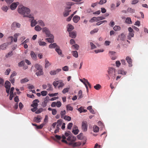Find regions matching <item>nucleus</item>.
<instances>
[{
    "label": "nucleus",
    "instance_id": "obj_1",
    "mask_svg": "<svg viewBox=\"0 0 148 148\" xmlns=\"http://www.w3.org/2000/svg\"><path fill=\"white\" fill-rule=\"evenodd\" d=\"M30 10L28 8L24 6H19L18 9V12L23 15L24 17H28L30 18L31 21V26H35L37 23V21L34 20L33 15L30 14Z\"/></svg>",
    "mask_w": 148,
    "mask_h": 148
},
{
    "label": "nucleus",
    "instance_id": "obj_2",
    "mask_svg": "<svg viewBox=\"0 0 148 148\" xmlns=\"http://www.w3.org/2000/svg\"><path fill=\"white\" fill-rule=\"evenodd\" d=\"M66 5L65 6L64 11L63 12V15L64 16L66 17L68 16L69 12L71 10H70L71 8V6L74 5V3L72 2H67L66 3Z\"/></svg>",
    "mask_w": 148,
    "mask_h": 148
},
{
    "label": "nucleus",
    "instance_id": "obj_3",
    "mask_svg": "<svg viewBox=\"0 0 148 148\" xmlns=\"http://www.w3.org/2000/svg\"><path fill=\"white\" fill-rule=\"evenodd\" d=\"M116 70L112 68L109 67L108 68V79H110V77L113 79H114L116 75L115 73Z\"/></svg>",
    "mask_w": 148,
    "mask_h": 148
},
{
    "label": "nucleus",
    "instance_id": "obj_4",
    "mask_svg": "<svg viewBox=\"0 0 148 148\" xmlns=\"http://www.w3.org/2000/svg\"><path fill=\"white\" fill-rule=\"evenodd\" d=\"M42 32L46 34V37H52L53 36V35L51 33L50 30L48 28L43 27L42 28Z\"/></svg>",
    "mask_w": 148,
    "mask_h": 148
},
{
    "label": "nucleus",
    "instance_id": "obj_5",
    "mask_svg": "<svg viewBox=\"0 0 148 148\" xmlns=\"http://www.w3.org/2000/svg\"><path fill=\"white\" fill-rule=\"evenodd\" d=\"M11 84L10 82L8 81H6L5 84V87L6 88V92L8 93H9L10 90V88Z\"/></svg>",
    "mask_w": 148,
    "mask_h": 148
},
{
    "label": "nucleus",
    "instance_id": "obj_6",
    "mask_svg": "<svg viewBox=\"0 0 148 148\" xmlns=\"http://www.w3.org/2000/svg\"><path fill=\"white\" fill-rule=\"evenodd\" d=\"M82 129L84 131L86 132L87 130V124L86 121L82 122Z\"/></svg>",
    "mask_w": 148,
    "mask_h": 148
},
{
    "label": "nucleus",
    "instance_id": "obj_7",
    "mask_svg": "<svg viewBox=\"0 0 148 148\" xmlns=\"http://www.w3.org/2000/svg\"><path fill=\"white\" fill-rule=\"evenodd\" d=\"M126 60L129 64V66L131 67L132 66V60L131 58L129 56L126 57Z\"/></svg>",
    "mask_w": 148,
    "mask_h": 148
},
{
    "label": "nucleus",
    "instance_id": "obj_8",
    "mask_svg": "<svg viewBox=\"0 0 148 148\" xmlns=\"http://www.w3.org/2000/svg\"><path fill=\"white\" fill-rule=\"evenodd\" d=\"M61 69H58L56 70L51 71L50 72V74L51 75H54L60 71Z\"/></svg>",
    "mask_w": 148,
    "mask_h": 148
},
{
    "label": "nucleus",
    "instance_id": "obj_9",
    "mask_svg": "<svg viewBox=\"0 0 148 148\" xmlns=\"http://www.w3.org/2000/svg\"><path fill=\"white\" fill-rule=\"evenodd\" d=\"M19 4V3L16 2V3H13L10 6V8L12 10H14L15 9L17 6Z\"/></svg>",
    "mask_w": 148,
    "mask_h": 148
},
{
    "label": "nucleus",
    "instance_id": "obj_10",
    "mask_svg": "<svg viewBox=\"0 0 148 148\" xmlns=\"http://www.w3.org/2000/svg\"><path fill=\"white\" fill-rule=\"evenodd\" d=\"M39 102V101L38 99H35L33 101L31 106L33 107H36L37 108L38 105V103Z\"/></svg>",
    "mask_w": 148,
    "mask_h": 148
},
{
    "label": "nucleus",
    "instance_id": "obj_11",
    "mask_svg": "<svg viewBox=\"0 0 148 148\" xmlns=\"http://www.w3.org/2000/svg\"><path fill=\"white\" fill-rule=\"evenodd\" d=\"M56 51L58 54L61 57H63L64 55L62 54V50L60 49L59 47H57L56 49Z\"/></svg>",
    "mask_w": 148,
    "mask_h": 148
},
{
    "label": "nucleus",
    "instance_id": "obj_12",
    "mask_svg": "<svg viewBox=\"0 0 148 148\" xmlns=\"http://www.w3.org/2000/svg\"><path fill=\"white\" fill-rule=\"evenodd\" d=\"M30 55L32 59L34 60L37 59V57L35 53L33 51H31L30 52Z\"/></svg>",
    "mask_w": 148,
    "mask_h": 148
},
{
    "label": "nucleus",
    "instance_id": "obj_13",
    "mask_svg": "<svg viewBox=\"0 0 148 148\" xmlns=\"http://www.w3.org/2000/svg\"><path fill=\"white\" fill-rule=\"evenodd\" d=\"M67 31L69 32H70L74 29V27L71 24H68L67 26Z\"/></svg>",
    "mask_w": 148,
    "mask_h": 148
},
{
    "label": "nucleus",
    "instance_id": "obj_14",
    "mask_svg": "<svg viewBox=\"0 0 148 148\" xmlns=\"http://www.w3.org/2000/svg\"><path fill=\"white\" fill-rule=\"evenodd\" d=\"M62 124V119H59L56 122V127L58 128H60L61 127V125Z\"/></svg>",
    "mask_w": 148,
    "mask_h": 148
},
{
    "label": "nucleus",
    "instance_id": "obj_15",
    "mask_svg": "<svg viewBox=\"0 0 148 148\" xmlns=\"http://www.w3.org/2000/svg\"><path fill=\"white\" fill-rule=\"evenodd\" d=\"M80 19V17L77 15H75L73 18V21L75 23H77Z\"/></svg>",
    "mask_w": 148,
    "mask_h": 148
},
{
    "label": "nucleus",
    "instance_id": "obj_16",
    "mask_svg": "<svg viewBox=\"0 0 148 148\" xmlns=\"http://www.w3.org/2000/svg\"><path fill=\"white\" fill-rule=\"evenodd\" d=\"M21 25L19 23L16 22H14L12 25V27H16L18 28H19L20 27Z\"/></svg>",
    "mask_w": 148,
    "mask_h": 148
},
{
    "label": "nucleus",
    "instance_id": "obj_17",
    "mask_svg": "<svg viewBox=\"0 0 148 148\" xmlns=\"http://www.w3.org/2000/svg\"><path fill=\"white\" fill-rule=\"evenodd\" d=\"M75 129H73L72 130V132L75 135H77L78 134L79 132V130L78 129V127L76 126H74Z\"/></svg>",
    "mask_w": 148,
    "mask_h": 148
},
{
    "label": "nucleus",
    "instance_id": "obj_18",
    "mask_svg": "<svg viewBox=\"0 0 148 148\" xmlns=\"http://www.w3.org/2000/svg\"><path fill=\"white\" fill-rule=\"evenodd\" d=\"M69 36L72 38H75L76 36L75 32H69Z\"/></svg>",
    "mask_w": 148,
    "mask_h": 148
},
{
    "label": "nucleus",
    "instance_id": "obj_19",
    "mask_svg": "<svg viewBox=\"0 0 148 148\" xmlns=\"http://www.w3.org/2000/svg\"><path fill=\"white\" fill-rule=\"evenodd\" d=\"M86 80H88L87 79H85V78H84L83 79H80V81L82 82L85 85V86L86 88L87 89V90L88 91V87L87 85V84H86Z\"/></svg>",
    "mask_w": 148,
    "mask_h": 148
},
{
    "label": "nucleus",
    "instance_id": "obj_20",
    "mask_svg": "<svg viewBox=\"0 0 148 148\" xmlns=\"http://www.w3.org/2000/svg\"><path fill=\"white\" fill-rule=\"evenodd\" d=\"M58 84H59V85L58 86V88H59L60 87H62L64 86V84L63 83V81L62 80H59L58 81Z\"/></svg>",
    "mask_w": 148,
    "mask_h": 148
},
{
    "label": "nucleus",
    "instance_id": "obj_21",
    "mask_svg": "<svg viewBox=\"0 0 148 148\" xmlns=\"http://www.w3.org/2000/svg\"><path fill=\"white\" fill-rule=\"evenodd\" d=\"M38 43L40 46H45L47 44L45 42L42 41L41 39H39L38 41Z\"/></svg>",
    "mask_w": 148,
    "mask_h": 148
},
{
    "label": "nucleus",
    "instance_id": "obj_22",
    "mask_svg": "<svg viewBox=\"0 0 148 148\" xmlns=\"http://www.w3.org/2000/svg\"><path fill=\"white\" fill-rule=\"evenodd\" d=\"M50 38H46L45 40L47 41L49 43L53 42H54L53 38L54 36H53L52 37H50Z\"/></svg>",
    "mask_w": 148,
    "mask_h": 148
},
{
    "label": "nucleus",
    "instance_id": "obj_23",
    "mask_svg": "<svg viewBox=\"0 0 148 148\" xmlns=\"http://www.w3.org/2000/svg\"><path fill=\"white\" fill-rule=\"evenodd\" d=\"M34 67L38 71L42 69V66L38 64H36L34 65Z\"/></svg>",
    "mask_w": 148,
    "mask_h": 148
},
{
    "label": "nucleus",
    "instance_id": "obj_24",
    "mask_svg": "<svg viewBox=\"0 0 148 148\" xmlns=\"http://www.w3.org/2000/svg\"><path fill=\"white\" fill-rule=\"evenodd\" d=\"M34 121L37 123H38L40 121V118L38 117V116L37 117H34Z\"/></svg>",
    "mask_w": 148,
    "mask_h": 148
},
{
    "label": "nucleus",
    "instance_id": "obj_25",
    "mask_svg": "<svg viewBox=\"0 0 148 148\" xmlns=\"http://www.w3.org/2000/svg\"><path fill=\"white\" fill-rule=\"evenodd\" d=\"M118 73L122 75H125L126 74V72L124 71L123 69H120L118 71Z\"/></svg>",
    "mask_w": 148,
    "mask_h": 148
},
{
    "label": "nucleus",
    "instance_id": "obj_26",
    "mask_svg": "<svg viewBox=\"0 0 148 148\" xmlns=\"http://www.w3.org/2000/svg\"><path fill=\"white\" fill-rule=\"evenodd\" d=\"M72 1L75 2V3L78 4H80L83 3V0H72Z\"/></svg>",
    "mask_w": 148,
    "mask_h": 148
},
{
    "label": "nucleus",
    "instance_id": "obj_27",
    "mask_svg": "<svg viewBox=\"0 0 148 148\" xmlns=\"http://www.w3.org/2000/svg\"><path fill=\"white\" fill-rule=\"evenodd\" d=\"M47 87L48 88L47 89V90L52 91L53 90V89L52 88V85L51 84L48 83L47 84Z\"/></svg>",
    "mask_w": 148,
    "mask_h": 148
},
{
    "label": "nucleus",
    "instance_id": "obj_28",
    "mask_svg": "<svg viewBox=\"0 0 148 148\" xmlns=\"http://www.w3.org/2000/svg\"><path fill=\"white\" fill-rule=\"evenodd\" d=\"M119 37L121 40H123L125 39V36L123 33H122L119 36Z\"/></svg>",
    "mask_w": 148,
    "mask_h": 148
},
{
    "label": "nucleus",
    "instance_id": "obj_29",
    "mask_svg": "<svg viewBox=\"0 0 148 148\" xmlns=\"http://www.w3.org/2000/svg\"><path fill=\"white\" fill-rule=\"evenodd\" d=\"M58 47V46L56 43H53V44H50L49 46V48H53L55 47Z\"/></svg>",
    "mask_w": 148,
    "mask_h": 148
},
{
    "label": "nucleus",
    "instance_id": "obj_30",
    "mask_svg": "<svg viewBox=\"0 0 148 148\" xmlns=\"http://www.w3.org/2000/svg\"><path fill=\"white\" fill-rule=\"evenodd\" d=\"M134 32H129L127 36V38L129 40H130L132 37L134 36Z\"/></svg>",
    "mask_w": 148,
    "mask_h": 148
},
{
    "label": "nucleus",
    "instance_id": "obj_31",
    "mask_svg": "<svg viewBox=\"0 0 148 148\" xmlns=\"http://www.w3.org/2000/svg\"><path fill=\"white\" fill-rule=\"evenodd\" d=\"M19 34L17 33L15 34L14 35V38L13 39V40L14 42H16L17 40V38L18 36L19 35Z\"/></svg>",
    "mask_w": 148,
    "mask_h": 148
},
{
    "label": "nucleus",
    "instance_id": "obj_32",
    "mask_svg": "<svg viewBox=\"0 0 148 148\" xmlns=\"http://www.w3.org/2000/svg\"><path fill=\"white\" fill-rule=\"evenodd\" d=\"M72 48H74V49L76 50H78L79 48V46L77 44H75L73 45L71 47Z\"/></svg>",
    "mask_w": 148,
    "mask_h": 148
},
{
    "label": "nucleus",
    "instance_id": "obj_33",
    "mask_svg": "<svg viewBox=\"0 0 148 148\" xmlns=\"http://www.w3.org/2000/svg\"><path fill=\"white\" fill-rule=\"evenodd\" d=\"M125 22L127 23L130 24L132 23V21L130 17H127L126 18L125 20Z\"/></svg>",
    "mask_w": 148,
    "mask_h": 148
},
{
    "label": "nucleus",
    "instance_id": "obj_34",
    "mask_svg": "<svg viewBox=\"0 0 148 148\" xmlns=\"http://www.w3.org/2000/svg\"><path fill=\"white\" fill-rule=\"evenodd\" d=\"M72 55L75 58H77L78 57V54L77 52V51H73L72 52Z\"/></svg>",
    "mask_w": 148,
    "mask_h": 148
},
{
    "label": "nucleus",
    "instance_id": "obj_35",
    "mask_svg": "<svg viewBox=\"0 0 148 148\" xmlns=\"http://www.w3.org/2000/svg\"><path fill=\"white\" fill-rule=\"evenodd\" d=\"M78 99H80L82 98V91L81 90H79L78 93Z\"/></svg>",
    "mask_w": 148,
    "mask_h": 148
},
{
    "label": "nucleus",
    "instance_id": "obj_36",
    "mask_svg": "<svg viewBox=\"0 0 148 148\" xmlns=\"http://www.w3.org/2000/svg\"><path fill=\"white\" fill-rule=\"evenodd\" d=\"M38 24L42 27L45 26V24L43 22L42 20H39L38 21Z\"/></svg>",
    "mask_w": 148,
    "mask_h": 148
},
{
    "label": "nucleus",
    "instance_id": "obj_37",
    "mask_svg": "<svg viewBox=\"0 0 148 148\" xmlns=\"http://www.w3.org/2000/svg\"><path fill=\"white\" fill-rule=\"evenodd\" d=\"M93 131L94 132H97L99 131V127L96 125H95L93 127Z\"/></svg>",
    "mask_w": 148,
    "mask_h": 148
},
{
    "label": "nucleus",
    "instance_id": "obj_38",
    "mask_svg": "<svg viewBox=\"0 0 148 148\" xmlns=\"http://www.w3.org/2000/svg\"><path fill=\"white\" fill-rule=\"evenodd\" d=\"M96 21L97 22V17H94L91 18L90 20L89 21V22L90 23H92L94 21Z\"/></svg>",
    "mask_w": 148,
    "mask_h": 148
},
{
    "label": "nucleus",
    "instance_id": "obj_39",
    "mask_svg": "<svg viewBox=\"0 0 148 148\" xmlns=\"http://www.w3.org/2000/svg\"><path fill=\"white\" fill-rule=\"evenodd\" d=\"M34 29L37 31H39L42 30V28L39 25H37L35 27Z\"/></svg>",
    "mask_w": 148,
    "mask_h": 148
},
{
    "label": "nucleus",
    "instance_id": "obj_40",
    "mask_svg": "<svg viewBox=\"0 0 148 148\" xmlns=\"http://www.w3.org/2000/svg\"><path fill=\"white\" fill-rule=\"evenodd\" d=\"M114 30L115 31H119L121 30V28L119 26L115 25L113 28Z\"/></svg>",
    "mask_w": 148,
    "mask_h": 148
},
{
    "label": "nucleus",
    "instance_id": "obj_41",
    "mask_svg": "<svg viewBox=\"0 0 148 148\" xmlns=\"http://www.w3.org/2000/svg\"><path fill=\"white\" fill-rule=\"evenodd\" d=\"M94 88L97 90H99L101 88V86L98 84L94 86Z\"/></svg>",
    "mask_w": 148,
    "mask_h": 148
},
{
    "label": "nucleus",
    "instance_id": "obj_42",
    "mask_svg": "<svg viewBox=\"0 0 148 148\" xmlns=\"http://www.w3.org/2000/svg\"><path fill=\"white\" fill-rule=\"evenodd\" d=\"M43 74V72L42 69L39 70L36 73V74L38 76L42 75Z\"/></svg>",
    "mask_w": 148,
    "mask_h": 148
},
{
    "label": "nucleus",
    "instance_id": "obj_43",
    "mask_svg": "<svg viewBox=\"0 0 148 148\" xmlns=\"http://www.w3.org/2000/svg\"><path fill=\"white\" fill-rule=\"evenodd\" d=\"M66 108L67 110L72 111L73 109V108L72 107L70 106L69 105H67L66 106Z\"/></svg>",
    "mask_w": 148,
    "mask_h": 148
},
{
    "label": "nucleus",
    "instance_id": "obj_44",
    "mask_svg": "<svg viewBox=\"0 0 148 148\" xmlns=\"http://www.w3.org/2000/svg\"><path fill=\"white\" fill-rule=\"evenodd\" d=\"M70 89V88H64L62 91V93L63 94H65L66 92H67Z\"/></svg>",
    "mask_w": 148,
    "mask_h": 148
},
{
    "label": "nucleus",
    "instance_id": "obj_45",
    "mask_svg": "<svg viewBox=\"0 0 148 148\" xmlns=\"http://www.w3.org/2000/svg\"><path fill=\"white\" fill-rule=\"evenodd\" d=\"M45 67L46 68L48 67L49 66L51 65V64L49 62V61L48 60H47V59H45Z\"/></svg>",
    "mask_w": 148,
    "mask_h": 148
},
{
    "label": "nucleus",
    "instance_id": "obj_46",
    "mask_svg": "<svg viewBox=\"0 0 148 148\" xmlns=\"http://www.w3.org/2000/svg\"><path fill=\"white\" fill-rule=\"evenodd\" d=\"M83 134L82 133H80L79 135L77 136V138L78 139L82 140L83 138Z\"/></svg>",
    "mask_w": 148,
    "mask_h": 148
},
{
    "label": "nucleus",
    "instance_id": "obj_47",
    "mask_svg": "<svg viewBox=\"0 0 148 148\" xmlns=\"http://www.w3.org/2000/svg\"><path fill=\"white\" fill-rule=\"evenodd\" d=\"M107 21L104 20L103 21H101L99 22H98L96 23V25H100L101 24H103V23H107Z\"/></svg>",
    "mask_w": 148,
    "mask_h": 148
},
{
    "label": "nucleus",
    "instance_id": "obj_48",
    "mask_svg": "<svg viewBox=\"0 0 148 148\" xmlns=\"http://www.w3.org/2000/svg\"><path fill=\"white\" fill-rule=\"evenodd\" d=\"M7 47V45L5 44H3L0 46V48L2 50L5 49Z\"/></svg>",
    "mask_w": 148,
    "mask_h": 148
},
{
    "label": "nucleus",
    "instance_id": "obj_49",
    "mask_svg": "<svg viewBox=\"0 0 148 148\" xmlns=\"http://www.w3.org/2000/svg\"><path fill=\"white\" fill-rule=\"evenodd\" d=\"M28 81V80L27 78H25L21 79L20 81V82L21 83H24L27 82Z\"/></svg>",
    "mask_w": 148,
    "mask_h": 148
},
{
    "label": "nucleus",
    "instance_id": "obj_50",
    "mask_svg": "<svg viewBox=\"0 0 148 148\" xmlns=\"http://www.w3.org/2000/svg\"><path fill=\"white\" fill-rule=\"evenodd\" d=\"M64 119L66 120H67L68 121H70L71 119V117L67 116H65Z\"/></svg>",
    "mask_w": 148,
    "mask_h": 148
},
{
    "label": "nucleus",
    "instance_id": "obj_51",
    "mask_svg": "<svg viewBox=\"0 0 148 148\" xmlns=\"http://www.w3.org/2000/svg\"><path fill=\"white\" fill-rule=\"evenodd\" d=\"M1 9L3 11L6 12L8 10V8L7 6H4L2 7Z\"/></svg>",
    "mask_w": 148,
    "mask_h": 148
},
{
    "label": "nucleus",
    "instance_id": "obj_52",
    "mask_svg": "<svg viewBox=\"0 0 148 148\" xmlns=\"http://www.w3.org/2000/svg\"><path fill=\"white\" fill-rule=\"evenodd\" d=\"M13 54V53L12 51L10 52L6 55L5 56L6 58L12 56Z\"/></svg>",
    "mask_w": 148,
    "mask_h": 148
},
{
    "label": "nucleus",
    "instance_id": "obj_53",
    "mask_svg": "<svg viewBox=\"0 0 148 148\" xmlns=\"http://www.w3.org/2000/svg\"><path fill=\"white\" fill-rule=\"evenodd\" d=\"M99 30V29L97 28L94 29L93 30L91 31L90 33L91 34H92L94 33L97 32Z\"/></svg>",
    "mask_w": 148,
    "mask_h": 148
},
{
    "label": "nucleus",
    "instance_id": "obj_54",
    "mask_svg": "<svg viewBox=\"0 0 148 148\" xmlns=\"http://www.w3.org/2000/svg\"><path fill=\"white\" fill-rule=\"evenodd\" d=\"M25 64V62L24 61H22L18 63V66L20 67H21L23 66Z\"/></svg>",
    "mask_w": 148,
    "mask_h": 148
},
{
    "label": "nucleus",
    "instance_id": "obj_55",
    "mask_svg": "<svg viewBox=\"0 0 148 148\" xmlns=\"http://www.w3.org/2000/svg\"><path fill=\"white\" fill-rule=\"evenodd\" d=\"M90 45L91 47V49H95L96 48L95 45L92 42H90Z\"/></svg>",
    "mask_w": 148,
    "mask_h": 148
},
{
    "label": "nucleus",
    "instance_id": "obj_56",
    "mask_svg": "<svg viewBox=\"0 0 148 148\" xmlns=\"http://www.w3.org/2000/svg\"><path fill=\"white\" fill-rule=\"evenodd\" d=\"M106 2V0H100L98 3V4L100 5H102L105 3Z\"/></svg>",
    "mask_w": 148,
    "mask_h": 148
},
{
    "label": "nucleus",
    "instance_id": "obj_57",
    "mask_svg": "<svg viewBox=\"0 0 148 148\" xmlns=\"http://www.w3.org/2000/svg\"><path fill=\"white\" fill-rule=\"evenodd\" d=\"M73 125V124L72 123H69L67 125V128L69 129L70 130L71 129Z\"/></svg>",
    "mask_w": 148,
    "mask_h": 148
},
{
    "label": "nucleus",
    "instance_id": "obj_58",
    "mask_svg": "<svg viewBox=\"0 0 148 148\" xmlns=\"http://www.w3.org/2000/svg\"><path fill=\"white\" fill-rule=\"evenodd\" d=\"M115 53V52L114 51H110L109 52V55L111 57L112 56H114Z\"/></svg>",
    "mask_w": 148,
    "mask_h": 148
},
{
    "label": "nucleus",
    "instance_id": "obj_59",
    "mask_svg": "<svg viewBox=\"0 0 148 148\" xmlns=\"http://www.w3.org/2000/svg\"><path fill=\"white\" fill-rule=\"evenodd\" d=\"M127 10L128 12H130L131 13H134L135 12L134 10L132 9L131 8H128Z\"/></svg>",
    "mask_w": 148,
    "mask_h": 148
},
{
    "label": "nucleus",
    "instance_id": "obj_60",
    "mask_svg": "<svg viewBox=\"0 0 148 148\" xmlns=\"http://www.w3.org/2000/svg\"><path fill=\"white\" fill-rule=\"evenodd\" d=\"M45 124L43 123H42L40 125H38V126L37 125L36 128L38 129H41L42 128V127Z\"/></svg>",
    "mask_w": 148,
    "mask_h": 148
},
{
    "label": "nucleus",
    "instance_id": "obj_61",
    "mask_svg": "<svg viewBox=\"0 0 148 148\" xmlns=\"http://www.w3.org/2000/svg\"><path fill=\"white\" fill-rule=\"evenodd\" d=\"M43 111L42 108H40L38 110L36 111L35 112V113L36 114H38L40 113Z\"/></svg>",
    "mask_w": 148,
    "mask_h": 148
},
{
    "label": "nucleus",
    "instance_id": "obj_62",
    "mask_svg": "<svg viewBox=\"0 0 148 148\" xmlns=\"http://www.w3.org/2000/svg\"><path fill=\"white\" fill-rule=\"evenodd\" d=\"M47 101L46 100H45L42 103V106L43 107H46L47 106Z\"/></svg>",
    "mask_w": 148,
    "mask_h": 148
},
{
    "label": "nucleus",
    "instance_id": "obj_63",
    "mask_svg": "<svg viewBox=\"0 0 148 148\" xmlns=\"http://www.w3.org/2000/svg\"><path fill=\"white\" fill-rule=\"evenodd\" d=\"M47 92L45 91H42L41 92V95L43 96H45L47 95Z\"/></svg>",
    "mask_w": 148,
    "mask_h": 148
},
{
    "label": "nucleus",
    "instance_id": "obj_64",
    "mask_svg": "<svg viewBox=\"0 0 148 148\" xmlns=\"http://www.w3.org/2000/svg\"><path fill=\"white\" fill-rule=\"evenodd\" d=\"M53 86L56 88V86H57L58 85V81H54L53 84Z\"/></svg>",
    "mask_w": 148,
    "mask_h": 148
}]
</instances>
